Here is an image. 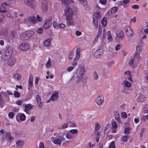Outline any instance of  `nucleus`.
I'll use <instances>...</instances> for the list:
<instances>
[{"instance_id":"nucleus-1","label":"nucleus","mask_w":148,"mask_h":148,"mask_svg":"<svg viewBox=\"0 0 148 148\" xmlns=\"http://www.w3.org/2000/svg\"><path fill=\"white\" fill-rule=\"evenodd\" d=\"M65 135V133L64 132L55 133L53 134L54 137H51V141L55 145H60L62 143V141L65 140V138L64 137Z\"/></svg>"},{"instance_id":"nucleus-2","label":"nucleus","mask_w":148,"mask_h":148,"mask_svg":"<svg viewBox=\"0 0 148 148\" xmlns=\"http://www.w3.org/2000/svg\"><path fill=\"white\" fill-rule=\"evenodd\" d=\"M85 73V69L83 67H81L77 69L75 75V77L76 76V77L77 79L76 82H78L82 80L83 76L84 75Z\"/></svg>"},{"instance_id":"nucleus-3","label":"nucleus","mask_w":148,"mask_h":148,"mask_svg":"<svg viewBox=\"0 0 148 148\" xmlns=\"http://www.w3.org/2000/svg\"><path fill=\"white\" fill-rule=\"evenodd\" d=\"M34 34V32L32 30H29L23 32L21 34L19 38L22 40H26L29 39Z\"/></svg>"},{"instance_id":"nucleus-4","label":"nucleus","mask_w":148,"mask_h":148,"mask_svg":"<svg viewBox=\"0 0 148 148\" xmlns=\"http://www.w3.org/2000/svg\"><path fill=\"white\" fill-rule=\"evenodd\" d=\"M13 51V47H8L5 51V54L2 55V58L4 60H7L8 58L11 56Z\"/></svg>"},{"instance_id":"nucleus-5","label":"nucleus","mask_w":148,"mask_h":148,"mask_svg":"<svg viewBox=\"0 0 148 148\" xmlns=\"http://www.w3.org/2000/svg\"><path fill=\"white\" fill-rule=\"evenodd\" d=\"M19 48L22 51H26L30 49V45L26 42H23L20 44L19 46Z\"/></svg>"},{"instance_id":"nucleus-6","label":"nucleus","mask_w":148,"mask_h":148,"mask_svg":"<svg viewBox=\"0 0 148 148\" xmlns=\"http://www.w3.org/2000/svg\"><path fill=\"white\" fill-rule=\"evenodd\" d=\"M64 11V14L66 16V17L73 16V11L69 7L67 6Z\"/></svg>"},{"instance_id":"nucleus-7","label":"nucleus","mask_w":148,"mask_h":148,"mask_svg":"<svg viewBox=\"0 0 148 148\" xmlns=\"http://www.w3.org/2000/svg\"><path fill=\"white\" fill-rule=\"evenodd\" d=\"M26 22L28 24H36L37 22L35 17L33 16L27 18L26 20Z\"/></svg>"},{"instance_id":"nucleus-8","label":"nucleus","mask_w":148,"mask_h":148,"mask_svg":"<svg viewBox=\"0 0 148 148\" xmlns=\"http://www.w3.org/2000/svg\"><path fill=\"white\" fill-rule=\"evenodd\" d=\"M140 58V57L139 56L138 58L135 56L133 58L130 59L128 63L130 65H132L133 66H135L138 62Z\"/></svg>"},{"instance_id":"nucleus-9","label":"nucleus","mask_w":148,"mask_h":148,"mask_svg":"<svg viewBox=\"0 0 148 148\" xmlns=\"http://www.w3.org/2000/svg\"><path fill=\"white\" fill-rule=\"evenodd\" d=\"M103 101L104 97L102 95H100L98 96L95 100L96 103L99 106L102 105L103 102Z\"/></svg>"},{"instance_id":"nucleus-10","label":"nucleus","mask_w":148,"mask_h":148,"mask_svg":"<svg viewBox=\"0 0 148 148\" xmlns=\"http://www.w3.org/2000/svg\"><path fill=\"white\" fill-rule=\"evenodd\" d=\"M5 61H8V65L10 66H12L14 65L16 62L15 58L12 56L10 57L7 60Z\"/></svg>"},{"instance_id":"nucleus-11","label":"nucleus","mask_w":148,"mask_h":148,"mask_svg":"<svg viewBox=\"0 0 148 148\" xmlns=\"http://www.w3.org/2000/svg\"><path fill=\"white\" fill-rule=\"evenodd\" d=\"M25 4L32 8L34 7L35 5V2L34 0H25Z\"/></svg>"},{"instance_id":"nucleus-12","label":"nucleus","mask_w":148,"mask_h":148,"mask_svg":"<svg viewBox=\"0 0 148 148\" xmlns=\"http://www.w3.org/2000/svg\"><path fill=\"white\" fill-rule=\"evenodd\" d=\"M66 23L68 26H72L74 25V23L73 20L72 16L66 17Z\"/></svg>"},{"instance_id":"nucleus-13","label":"nucleus","mask_w":148,"mask_h":148,"mask_svg":"<svg viewBox=\"0 0 148 148\" xmlns=\"http://www.w3.org/2000/svg\"><path fill=\"white\" fill-rule=\"evenodd\" d=\"M52 40V39L51 38H49L45 39L43 42L44 45L46 47H49L51 45V42Z\"/></svg>"},{"instance_id":"nucleus-14","label":"nucleus","mask_w":148,"mask_h":148,"mask_svg":"<svg viewBox=\"0 0 148 148\" xmlns=\"http://www.w3.org/2000/svg\"><path fill=\"white\" fill-rule=\"evenodd\" d=\"M16 147L14 148H22L24 145V142L21 140H18L16 142Z\"/></svg>"},{"instance_id":"nucleus-15","label":"nucleus","mask_w":148,"mask_h":148,"mask_svg":"<svg viewBox=\"0 0 148 148\" xmlns=\"http://www.w3.org/2000/svg\"><path fill=\"white\" fill-rule=\"evenodd\" d=\"M126 33L128 36H131L132 35L133 32L130 26L125 27Z\"/></svg>"},{"instance_id":"nucleus-16","label":"nucleus","mask_w":148,"mask_h":148,"mask_svg":"<svg viewBox=\"0 0 148 148\" xmlns=\"http://www.w3.org/2000/svg\"><path fill=\"white\" fill-rule=\"evenodd\" d=\"M41 8L44 12L47 10V3L45 0H43L41 3Z\"/></svg>"},{"instance_id":"nucleus-17","label":"nucleus","mask_w":148,"mask_h":148,"mask_svg":"<svg viewBox=\"0 0 148 148\" xmlns=\"http://www.w3.org/2000/svg\"><path fill=\"white\" fill-rule=\"evenodd\" d=\"M103 53V50L102 49H99L97 50L94 53V56L96 58L99 57Z\"/></svg>"},{"instance_id":"nucleus-18","label":"nucleus","mask_w":148,"mask_h":148,"mask_svg":"<svg viewBox=\"0 0 148 148\" xmlns=\"http://www.w3.org/2000/svg\"><path fill=\"white\" fill-rule=\"evenodd\" d=\"M142 49V47L140 45H138L136 47V56L138 58L140 56L139 54L141 52Z\"/></svg>"},{"instance_id":"nucleus-19","label":"nucleus","mask_w":148,"mask_h":148,"mask_svg":"<svg viewBox=\"0 0 148 148\" xmlns=\"http://www.w3.org/2000/svg\"><path fill=\"white\" fill-rule=\"evenodd\" d=\"M32 107V105L30 103L26 104L24 106V111L28 114L29 113L27 112L31 109Z\"/></svg>"},{"instance_id":"nucleus-20","label":"nucleus","mask_w":148,"mask_h":148,"mask_svg":"<svg viewBox=\"0 0 148 148\" xmlns=\"http://www.w3.org/2000/svg\"><path fill=\"white\" fill-rule=\"evenodd\" d=\"M58 97V93L57 92H55L52 94L51 99V101H55L57 100Z\"/></svg>"},{"instance_id":"nucleus-21","label":"nucleus","mask_w":148,"mask_h":148,"mask_svg":"<svg viewBox=\"0 0 148 148\" xmlns=\"http://www.w3.org/2000/svg\"><path fill=\"white\" fill-rule=\"evenodd\" d=\"M125 77H127L128 80L130 81H132V79L131 75V73L129 71H127L124 73Z\"/></svg>"},{"instance_id":"nucleus-22","label":"nucleus","mask_w":148,"mask_h":148,"mask_svg":"<svg viewBox=\"0 0 148 148\" xmlns=\"http://www.w3.org/2000/svg\"><path fill=\"white\" fill-rule=\"evenodd\" d=\"M130 0H123L122 2L121 1H120V2L121 3V5L126 8L127 7V4L130 3Z\"/></svg>"},{"instance_id":"nucleus-23","label":"nucleus","mask_w":148,"mask_h":148,"mask_svg":"<svg viewBox=\"0 0 148 148\" xmlns=\"http://www.w3.org/2000/svg\"><path fill=\"white\" fill-rule=\"evenodd\" d=\"M51 25L50 21H46L43 25V28L45 29H47L50 27Z\"/></svg>"},{"instance_id":"nucleus-24","label":"nucleus","mask_w":148,"mask_h":148,"mask_svg":"<svg viewBox=\"0 0 148 148\" xmlns=\"http://www.w3.org/2000/svg\"><path fill=\"white\" fill-rule=\"evenodd\" d=\"M101 16L100 13L99 12H95L93 15V18L97 19H99Z\"/></svg>"},{"instance_id":"nucleus-25","label":"nucleus","mask_w":148,"mask_h":148,"mask_svg":"<svg viewBox=\"0 0 148 148\" xmlns=\"http://www.w3.org/2000/svg\"><path fill=\"white\" fill-rule=\"evenodd\" d=\"M35 97L39 106H41L42 105V102L41 99L39 96L38 95H36Z\"/></svg>"},{"instance_id":"nucleus-26","label":"nucleus","mask_w":148,"mask_h":148,"mask_svg":"<svg viewBox=\"0 0 148 148\" xmlns=\"http://www.w3.org/2000/svg\"><path fill=\"white\" fill-rule=\"evenodd\" d=\"M33 76L32 75L30 74L29 81V87H31L33 85Z\"/></svg>"},{"instance_id":"nucleus-27","label":"nucleus","mask_w":148,"mask_h":148,"mask_svg":"<svg viewBox=\"0 0 148 148\" xmlns=\"http://www.w3.org/2000/svg\"><path fill=\"white\" fill-rule=\"evenodd\" d=\"M123 83H122V84H123V83H124L125 87L128 88H130L131 87V84L129 81L127 80H124L123 81Z\"/></svg>"},{"instance_id":"nucleus-28","label":"nucleus","mask_w":148,"mask_h":148,"mask_svg":"<svg viewBox=\"0 0 148 148\" xmlns=\"http://www.w3.org/2000/svg\"><path fill=\"white\" fill-rule=\"evenodd\" d=\"M26 119V116L25 115L22 113L20 114L19 115V119L20 121H24Z\"/></svg>"},{"instance_id":"nucleus-29","label":"nucleus","mask_w":148,"mask_h":148,"mask_svg":"<svg viewBox=\"0 0 148 148\" xmlns=\"http://www.w3.org/2000/svg\"><path fill=\"white\" fill-rule=\"evenodd\" d=\"M116 35L120 37H122L123 36V32L120 30H118L116 32Z\"/></svg>"},{"instance_id":"nucleus-30","label":"nucleus","mask_w":148,"mask_h":148,"mask_svg":"<svg viewBox=\"0 0 148 148\" xmlns=\"http://www.w3.org/2000/svg\"><path fill=\"white\" fill-rule=\"evenodd\" d=\"M66 137L68 139H71L73 138V135L69 132H68L66 135Z\"/></svg>"},{"instance_id":"nucleus-31","label":"nucleus","mask_w":148,"mask_h":148,"mask_svg":"<svg viewBox=\"0 0 148 148\" xmlns=\"http://www.w3.org/2000/svg\"><path fill=\"white\" fill-rule=\"evenodd\" d=\"M46 66L47 68H49L51 67L52 63L49 59L47 61L46 64Z\"/></svg>"},{"instance_id":"nucleus-32","label":"nucleus","mask_w":148,"mask_h":148,"mask_svg":"<svg viewBox=\"0 0 148 148\" xmlns=\"http://www.w3.org/2000/svg\"><path fill=\"white\" fill-rule=\"evenodd\" d=\"M118 8L117 7H113L111 9V12L112 14H114L117 11Z\"/></svg>"},{"instance_id":"nucleus-33","label":"nucleus","mask_w":148,"mask_h":148,"mask_svg":"<svg viewBox=\"0 0 148 148\" xmlns=\"http://www.w3.org/2000/svg\"><path fill=\"white\" fill-rule=\"evenodd\" d=\"M95 146V145L94 143H92L91 142H88L87 145V148H94Z\"/></svg>"},{"instance_id":"nucleus-34","label":"nucleus","mask_w":148,"mask_h":148,"mask_svg":"<svg viewBox=\"0 0 148 148\" xmlns=\"http://www.w3.org/2000/svg\"><path fill=\"white\" fill-rule=\"evenodd\" d=\"M14 78L15 80H18L21 78V76L18 74H16L14 75Z\"/></svg>"},{"instance_id":"nucleus-35","label":"nucleus","mask_w":148,"mask_h":148,"mask_svg":"<svg viewBox=\"0 0 148 148\" xmlns=\"http://www.w3.org/2000/svg\"><path fill=\"white\" fill-rule=\"evenodd\" d=\"M23 103V101L21 99H18L16 101L15 103L18 105L21 106Z\"/></svg>"},{"instance_id":"nucleus-36","label":"nucleus","mask_w":148,"mask_h":148,"mask_svg":"<svg viewBox=\"0 0 148 148\" xmlns=\"http://www.w3.org/2000/svg\"><path fill=\"white\" fill-rule=\"evenodd\" d=\"M101 23L104 26L106 25L107 23V19L105 18H103L101 20Z\"/></svg>"},{"instance_id":"nucleus-37","label":"nucleus","mask_w":148,"mask_h":148,"mask_svg":"<svg viewBox=\"0 0 148 148\" xmlns=\"http://www.w3.org/2000/svg\"><path fill=\"white\" fill-rule=\"evenodd\" d=\"M6 137L7 139L9 140L10 141L12 140L13 139L12 137L10 134H7L6 136Z\"/></svg>"},{"instance_id":"nucleus-38","label":"nucleus","mask_w":148,"mask_h":148,"mask_svg":"<svg viewBox=\"0 0 148 148\" xmlns=\"http://www.w3.org/2000/svg\"><path fill=\"white\" fill-rule=\"evenodd\" d=\"M98 19L93 18V22L95 25V27L96 28L98 27V26L97 21Z\"/></svg>"},{"instance_id":"nucleus-39","label":"nucleus","mask_w":148,"mask_h":148,"mask_svg":"<svg viewBox=\"0 0 148 148\" xmlns=\"http://www.w3.org/2000/svg\"><path fill=\"white\" fill-rule=\"evenodd\" d=\"M36 32L38 34H41L43 32V30L41 27L39 28L36 30Z\"/></svg>"},{"instance_id":"nucleus-40","label":"nucleus","mask_w":148,"mask_h":148,"mask_svg":"<svg viewBox=\"0 0 148 148\" xmlns=\"http://www.w3.org/2000/svg\"><path fill=\"white\" fill-rule=\"evenodd\" d=\"M67 127V125L66 123H64L58 127L59 129H62Z\"/></svg>"},{"instance_id":"nucleus-41","label":"nucleus","mask_w":148,"mask_h":148,"mask_svg":"<svg viewBox=\"0 0 148 148\" xmlns=\"http://www.w3.org/2000/svg\"><path fill=\"white\" fill-rule=\"evenodd\" d=\"M66 27V25L63 23H61L58 25V29L60 28L61 29H65Z\"/></svg>"},{"instance_id":"nucleus-42","label":"nucleus","mask_w":148,"mask_h":148,"mask_svg":"<svg viewBox=\"0 0 148 148\" xmlns=\"http://www.w3.org/2000/svg\"><path fill=\"white\" fill-rule=\"evenodd\" d=\"M131 130V128L129 127H126L125 129L124 132L125 134H128L130 133V131Z\"/></svg>"},{"instance_id":"nucleus-43","label":"nucleus","mask_w":148,"mask_h":148,"mask_svg":"<svg viewBox=\"0 0 148 148\" xmlns=\"http://www.w3.org/2000/svg\"><path fill=\"white\" fill-rule=\"evenodd\" d=\"M14 96L15 97H19L20 96V93L17 91H15L14 92Z\"/></svg>"},{"instance_id":"nucleus-44","label":"nucleus","mask_w":148,"mask_h":148,"mask_svg":"<svg viewBox=\"0 0 148 148\" xmlns=\"http://www.w3.org/2000/svg\"><path fill=\"white\" fill-rule=\"evenodd\" d=\"M110 125H107L105 127V132L106 133H108L110 131Z\"/></svg>"},{"instance_id":"nucleus-45","label":"nucleus","mask_w":148,"mask_h":148,"mask_svg":"<svg viewBox=\"0 0 148 148\" xmlns=\"http://www.w3.org/2000/svg\"><path fill=\"white\" fill-rule=\"evenodd\" d=\"M100 128V125L98 123H95V130L98 131L99 130Z\"/></svg>"},{"instance_id":"nucleus-46","label":"nucleus","mask_w":148,"mask_h":148,"mask_svg":"<svg viewBox=\"0 0 148 148\" xmlns=\"http://www.w3.org/2000/svg\"><path fill=\"white\" fill-rule=\"evenodd\" d=\"M80 3L83 5H86L87 4L86 0H78Z\"/></svg>"},{"instance_id":"nucleus-47","label":"nucleus","mask_w":148,"mask_h":148,"mask_svg":"<svg viewBox=\"0 0 148 148\" xmlns=\"http://www.w3.org/2000/svg\"><path fill=\"white\" fill-rule=\"evenodd\" d=\"M6 11V10L5 7L3 5H2L0 7V12H5Z\"/></svg>"},{"instance_id":"nucleus-48","label":"nucleus","mask_w":148,"mask_h":148,"mask_svg":"<svg viewBox=\"0 0 148 148\" xmlns=\"http://www.w3.org/2000/svg\"><path fill=\"white\" fill-rule=\"evenodd\" d=\"M61 2L63 4L66 5L70 3L69 0H62Z\"/></svg>"},{"instance_id":"nucleus-49","label":"nucleus","mask_w":148,"mask_h":148,"mask_svg":"<svg viewBox=\"0 0 148 148\" xmlns=\"http://www.w3.org/2000/svg\"><path fill=\"white\" fill-rule=\"evenodd\" d=\"M112 127L114 129H116L117 127V125L115 122H112Z\"/></svg>"},{"instance_id":"nucleus-50","label":"nucleus","mask_w":148,"mask_h":148,"mask_svg":"<svg viewBox=\"0 0 148 148\" xmlns=\"http://www.w3.org/2000/svg\"><path fill=\"white\" fill-rule=\"evenodd\" d=\"M101 134L100 132H98L97 133V136L96 138L97 142H98L99 141V138Z\"/></svg>"},{"instance_id":"nucleus-51","label":"nucleus","mask_w":148,"mask_h":148,"mask_svg":"<svg viewBox=\"0 0 148 148\" xmlns=\"http://www.w3.org/2000/svg\"><path fill=\"white\" fill-rule=\"evenodd\" d=\"M14 116V114L12 112H10L8 114V117L10 119H13Z\"/></svg>"},{"instance_id":"nucleus-52","label":"nucleus","mask_w":148,"mask_h":148,"mask_svg":"<svg viewBox=\"0 0 148 148\" xmlns=\"http://www.w3.org/2000/svg\"><path fill=\"white\" fill-rule=\"evenodd\" d=\"M115 141H112L110 143L109 146V148H115V146L114 145V143Z\"/></svg>"},{"instance_id":"nucleus-53","label":"nucleus","mask_w":148,"mask_h":148,"mask_svg":"<svg viewBox=\"0 0 148 148\" xmlns=\"http://www.w3.org/2000/svg\"><path fill=\"white\" fill-rule=\"evenodd\" d=\"M74 54L72 52H71L69 53V58L70 60H71L72 59L73 56Z\"/></svg>"},{"instance_id":"nucleus-54","label":"nucleus","mask_w":148,"mask_h":148,"mask_svg":"<svg viewBox=\"0 0 148 148\" xmlns=\"http://www.w3.org/2000/svg\"><path fill=\"white\" fill-rule=\"evenodd\" d=\"M80 58V55H76L74 59V61H77Z\"/></svg>"},{"instance_id":"nucleus-55","label":"nucleus","mask_w":148,"mask_h":148,"mask_svg":"<svg viewBox=\"0 0 148 148\" xmlns=\"http://www.w3.org/2000/svg\"><path fill=\"white\" fill-rule=\"evenodd\" d=\"M69 132L71 134H75L77 133V131L76 129H73L70 130Z\"/></svg>"},{"instance_id":"nucleus-56","label":"nucleus","mask_w":148,"mask_h":148,"mask_svg":"<svg viewBox=\"0 0 148 148\" xmlns=\"http://www.w3.org/2000/svg\"><path fill=\"white\" fill-rule=\"evenodd\" d=\"M127 136H122V140L123 142H126L127 141Z\"/></svg>"},{"instance_id":"nucleus-57","label":"nucleus","mask_w":148,"mask_h":148,"mask_svg":"<svg viewBox=\"0 0 148 148\" xmlns=\"http://www.w3.org/2000/svg\"><path fill=\"white\" fill-rule=\"evenodd\" d=\"M74 69L73 67L70 66L69 67L66 69L67 71L69 72H70L71 71L73 70Z\"/></svg>"},{"instance_id":"nucleus-58","label":"nucleus","mask_w":148,"mask_h":148,"mask_svg":"<svg viewBox=\"0 0 148 148\" xmlns=\"http://www.w3.org/2000/svg\"><path fill=\"white\" fill-rule=\"evenodd\" d=\"M36 21L39 22H41L42 20V19L39 15H37L36 17Z\"/></svg>"},{"instance_id":"nucleus-59","label":"nucleus","mask_w":148,"mask_h":148,"mask_svg":"<svg viewBox=\"0 0 148 148\" xmlns=\"http://www.w3.org/2000/svg\"><path fill=\"white\" fill-rule=\"evenodd\" d=\"M53 25L55 28L56 29H58V25L56 22H54L53 23Z\"/></svg>"},{"instance_id":"nucleus-60","label":"nucleus","mask_w":148,"mask_h":148,"mask_svg":"<svg viewBox=\"0 0 148 148\" xmlns=\"http://www.w3.org/2000/svg\"><path fill=\"white\" fill-rule=\"evenodd\" d=\"M72 117L73 115L71 114H69L67 116V121H69L70 120H71Z\"/></svg>"},{"instance_id":"nucleus-61","label":"nucleus","mask_w":148,"mask_h":148,"mask_svg":"<svg viewBox=\"0 0 148 148\" xmlns=\"http://www.w3.org/2000/svg\"><path fill=\"white\" fill-rule=\"evenodd\" d=\"M93 77L95 79H97L98 78V74L95 71L94 72Z\"/></svg>"},{"instance_id":"nucleus-62","label":"nucleus","mask_w":148,"mask_h":148,"mask_svg":"<svg viewBox=\"0 0 148 148\" xmlns=\"http://www.w3.org/2000/svg\"><path fill=\"white\" fill-rule=\"evenodd\" d=\"M99 3L103 5L105 4L107 2L106 0H100Z\"/></svg>"},{"instance_id":"nucleus-63","label":"nucleus","mask_w":148,"mask_h":148,"mask_svg":"<svg viewBox=\"0 0 148 148\" xmlns=\"http://www.w3.org/2000/svg\"><path fill=\"white\" fill-rule=\"evenodd\" d=\"M132 8L134 9H138L139 8V6L137 5H134L132 6Z\"/></svg>"},{"instance_id":"nucleus-64","label":"nucleus","mask_w":148,"mask_h":148,"mask_svg":"<svg viewBox=\"0 0 148 148\" xmlns=\"http://www.w3.org/2000/svg\"><path fill=\"white\" fill-rule=\"evenodd\" d=\"M39 147L40 148H46L44 147V144L42 142L40 143L39 145Z\"/></svg>"}]
</instances>
